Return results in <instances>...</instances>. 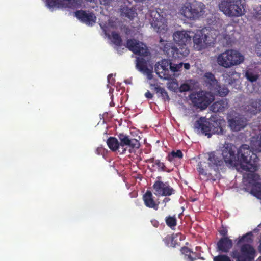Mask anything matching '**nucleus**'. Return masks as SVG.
<instances>
[{"label": "nucleus", "mask_w": 261, "mask_h": 261, "mask_svg": "<svg viewBox=\"0 0 261 261\" xmlns=\"http://www.w3.org/2000/svg\"><path fill=\"white\" fill-rule=\"evenodd\" d=\"M230 143L225 144L221 155L226 164L230 165H240L243 170H255V163L258 160L257 155L252 151L247 144L242 145L238 149Z\"/></svg>", "instance_id": "obj_1"}, {"label": "nucleus", "mask_w": 261, "mask_h": 261, "mask_svg": "<svg viewBox=\"0 0 261 261\" xmlns=\"http://www.w3.org/2000/svg\"><path fill=\"white\" fill-rule=\"evenodd\" d=\"M207 166L201 162L198 163L197 170L200 180L216 181L220 176L219 168L224 165L221 154L213 151L207 153Z\"/></svg>", "instance_id": "obj_2"}, {"label": "nucleus", "mask_w": 261, "mask_h": 261, "mask_svg": "<svg viewBox=\"0 0 261 261\" xmlns=\"http://www.w3.org/2000/svg\"><path fill=\"white\" fill-rule=\"evenodd\" d=\"M251 237L252 233L248 232L238 239L236 247L231 252V256L236 261H254L256 252L250 244Z\"/></svg>", "instance_id": "obj_3"}, {"label": "nucleus", "mask_w": 261, "mask_h": 261, "mask_svg": "<svg viewBox=\"0 0 261 261\" xmlns=\"http://www.w3.org/2000/svg\"><path fill=\"white\" fill-rule=\"evenodd\" d=\"M244 59V56L240 52L229 49L219 55L217 62L220 66L227 68L239 65L243 62Z\"/></svg>", "instance_id": "obj_4"}, {"label": "nucleus", "mask_w": 261, "mask_h": 261, "mask_svg": "<svg viewBox=\"0 0 261 261\" xmlns=\"http://www.w3.org/2000/svg\"><path fill=\"white\" fill-rule=\"evenodd\" d=\"M205 5L201 2L193 0L186 3L181 8L180 12L185 18L190 20L199 18L204 12Z\"/></svg>", "instance_id": "obj_5"}, {"label": "nucleus", "mask_w": 261, "mask_h": 261, "mask_svg": "<svg viewBox=\"0 0 261 261\" xmlns=\"http://www.w3.org/2000/svg\"><path fill=\"white\" fill-rule=\"evenodd\" d=\"M219 9L230 17H239L244 14L245 9L241 0H221Z\"/></svg>", "instance_id": "obj_6"}, {"label": "nucleus", "mask_w": 261, "mask_h": 261, "mask_svg": "<svg viewBox=\"0 0 261 261\" xmlns=\"http://www.w3.org/2000/svg\"><path fill=\"white\" fill-rule=\"evenodd\" d=\"M194 106L201 109H206L215 99V96L210 92L200 90L190 95Z\"/></svg>", "instance_id": "obj_7"}, {"label": "nucleus", "mask_w": 261, "mask_h": 261, "mask_svg": "<svg viewBox=\"0 0 261 261\" xmlns=\"http://www.w3.org/2000/svg\"><path fill=\"white\" fill-rule=\"evenodd\" d=\"M152 188L154 194L156 196L165 197L162 201L163 203H164V207H166V204L171 200L169 196L175 193V190L168 182H164L161 180H156L154 182Z\"/></svg>", "instance_id": "obj_8"}, {"label": "nucleus", "mask_w": 261, "mask_h": 261, "mask_svg": "<svg viewBox=\"0 0 261 261\" xmlns=\"http://www.w3.org/2000/svg\"><path fill=\"white\" fill-rule=\"evenodd\" d=\"M118 137L121 150V154L125 153L127 147L132 149H138L140 146L139 142L140 136L138 137V138H132L128 135L120 133L118 135Z\"/></svg>", "instance_id": "obj_9"}, {"label": "nucleus", "mask_w": 261, "mask_h": 261, "mask_svg": "<svg viewBox=\"0 0 261 261\" xmlns=\"http://www.w3.org/2000/svg\"><path fill=\"white\" fill-rule=\"evenodd\" d=\"M206 29H202L196 32L193 36V42L198 50L204 48L207 45H211L214 40L213 38L205 34Z\"/></svg>", "instance_id": "obj_10"}, {"label": "nucleus", "mask_w": 261, "mask_h": 261, "mask_svg": "<svg viewBox=\"0 0 261 261\" xmlns=\"http://www.w3.org/2000/svg\"><path fill=\"white\" fill-rule=\"evenodd\" d=\"M150 15L151 18V24L158 32L161 33L162 30L167 31V26L165 24V19L162 13L157 9L152 10L150 11Z\"/></svg>", "instance_id": "obj_11"}, {"label": "nucleus", "mask_w": 261, "mask_h": 261, "mask_svg": "<svg viewBox=\"0 0 261 261\" xmlns=\"http://www.w3.org/2000/svg\"><path fill=\"white\" fill-rule=\"evenodd\" d=\"M242 107L243 110L245 113L255 115L261 112V99H249Z\"/></svg>", "instance_id": "obj_12"}, {"label": "nucleus", "mask_w": 261, "mask_h": 261, "mask_svg": "<svg viewBox=\"0 0 261 261\" xmlns=\"http://www.w3.org/2000/svg\"><path fill=\"white\" fill-rule=\"evenodd\" d=\"M126 47L135 54L141 56H146L148 51L146 46H143V44L139 41L134 39H128L126 41Z\"/></svg>", "instance_id": "obj_13"}, {"label": "nucleus", "mask_w": 261, "mask_h": 261, "mask_svg": "<svg viewBox=\"0 0 261 261\" xmlns=\"http://www.w3.org/2000/svg\"><path fill=\"white\" fill-rule=\"evenodd\" d=\"M171 62L170 60L163 59L161 63L155 64V71L160 77L166 80L171 78V74L169 70Z\"/></svg>", "instance_id": "obj_14"}, {"label": "nucleus", "mask_w": 261, "mask_h": 261, "mask_svg": "<svg viewBox=\"0 0 261 261\" xmlns=\"http://www.w3.org/2000/svg\"><path fill=\"white\" fill-rule=\"evenodd\" d=\"M75 16L81 22L89 25H92L96 22V17L92 12L77 10L75 12Z\"/></svg>", "instance_id": "obj_15"}, {"label": "nucleus", "mask_w": 261, "mask_h": 261, "mask_svg": "<svg viewBox=\"0 0 261 261\" xmlns=\"http://www.w3.org/2000/svg\"><path fill=\"white\" fill-rule=\"evenodd\" d=\"M229 126L233 131H239L247 125V119L241 116H235L228 119Z\"/></svg>", "instance_id": "obj_16"}, {"label": "nucleus", "mask_w": 261, "mask_h": 261, "mask_svg": "<svg viewBox=\"0 0 261 261\" xmlns=\"http://www.w3.org/2000/svg\"><path fill=\"white\" fill-rule=\"evenodd\" d=\"M211 126V122L202 117L197 120L194 124L195 128L198 130H201L202 133L207 136L208 138H210L212 136Z\"/></svg>", "instance_id": "obj_17"}, {"label": "nucleus", "mask_w": 261, "mask_h": 261, "mask_svg": "<svg viewBox=\"0 0 261 261\" xmlns=\"http://www.w3.org/2000/svg\"><path fill=\"white\" fill-rule=\"evenodd\" d=\"M173 40L178 45H187L191 40V37L186 31H177L173 35Z\"/></svg>", "instance_id": "obj_18"}, {"label": "nucleus", "mask_w": 261, "mask_h": 261, "mask_svg": "<svg viewBox=\"0 0 261 261\" xmlns=\"http://www.w3.org/2000/svg\"><path fill=\"white\" fill-rule=\"evenodd\" d=\"M204 85L212 93L219 82L212 72H206L203 76Z\"/></svg>", "instance_id": "obj_19"}, {"label": "nucleus", "mask_w": 261, "mask_h": 261, "mask_svg": "<svg viewBox=\"0 0 261 261\" xmlns=\"http://www.w3.org/2000/svg\"><path fill=\"white\" fill-rule=\"evenodd\" d=\"M136 68L139 71L147 75L149 79L152 78V71L148 67V61L142 57L136 58Z\"/></svg>", "instance_id": "obj_20"}, {"label": "nucleus", "mask_w": 261, "mask_h": 261, "mask_svg": "<svg viewBox=\"0 0 261 261\" xmlns=\"http://www.w3.org/2000/svg\"><path fill=\"white\" fill-rule=\"evenodd\" d=\"M232 241L228 237H222L217 244V251L221 253H228L232 247Z\"/></svg>", "instance_id": "obj_21"}, {"label": "nucleus", "mask_w": 261, "mask_h": 261, "mask_svg": "<svg viewBox=\"0 0 261 261\" xmlns=\"http://www.w3.org/2000/svg\"><path fill=\"white\" fill-rule=\"evenodd\" d=\"M142 199L144 205L147 207L152 208L155 211L159 209L160 202L154 199L152 193L150 191L147 190L143 195Z\"/></svg>", "instance_id": "obj_22"}, {"label": "nucleus", "mask_w": 261, "mask_h": 261, "mask_svg": "<svg viewBox=\"0 0 261 261\" xmlns=\"http://www.w3.org/2000/svg\"><path fill=\"white\" fill-rule=\"evenodd\" d=\"M120 12L122 16L127 18L130 20H133L137 15L136 10L134 7L129 8L126 5L120 6Z\"/></svg>", "instance_id": "obj_23"}, {"label": "nucleus", "mask_w": 261, "mask_h": 261, "mask_svg": "<svg viewBox=\"0 0 261 261\" xmlns=\"http://www.w3.org/2000/svg\"><path fill=\"white\" fill-rule=\"evenodd\" d=\"M173 50V58L182 59L187 57L189 54V49L187 45H178V48L175 47V48L172 49Z\"/></svg>", "instance_id": "obj_24"}, {"label": "nucleus", "mask_w": 261, "mask_h": 261, "mask_svg": "<svg viewBox=\"0 0 261 261\" xmlns=\"http://www.w3.org/2000/svg\"><path fill=\"white\" fill-rule=\"evenodd\" d=\"M228 107V102L227 99H223L214 102L211 106V110L215 113L222 112Z\"/></svg>", "instance_id": "obj_25"}, {"label": "nucleus", "mask_w": 261, "mask_h": 261, "mask_svg": "<svg viewBox=\"0 0 261 261\" xmlns=\"http://www.w3.org/2000/svg\"><path fill=\"white\" fill-rule=\"evenodd\" d=\"M223 77L225 81L230 85L235 83L240 77V74L234 70H230L225 72Z\"/></svg>", "instance_id": "obj_26"}, {"label": "nucleus", "mask_w": 261, "mask_h": 261, "mask_svg": "<svg viewBox=\"0 0 261 261\" xmlns=\"http://www.w3.org/2000/svg\"><path fill=\"white\" fill-rule=\"evenodd\" d=\"M225 123V121L221 120H216L213 122H211V134H223L224 132L223 125Z\"/></svg>", "instance_id": "obj_27"}, {"label": "nucleus", "mask_w": 261, "mask_h": 261, "mask_svg": "<svg viewBox=\"0 0 261 261\" xmlns=\"http://www.w3.org/2000/svg\"><path fill=\"white\" fill-rule=\"evenodd\" d=\"M258 161L255 163L256 166H257L256 163ZM257 169V166H256V169L255 170H246L247 171H250V173H248L246 174V177H245L249 184L252 185V187L256 185L258 182H257L260 179L259 175L254 173Z\"/></svg>", "instance_id": "obj_28"}, {"label": "nucleus", "mask_w": 261, "mask_h": 261, "mask_svg": "<svg viewBox=\"0 0 261 261\" xmlns=\"http://www.w3.org/2000/svg\"><path fill=\"white\" fill-rule=\"evenodd\" d=\"M181 252L185 255V259L187 261H194L198 258L197 253L193 252L187 247H182Z\"/></svg>", "instance_id": "obj_29"}, {"label": "nucleus", "mask_w": 261, "mask_h": 261, "mask_svg": "<svg viewBox=\"0 0 261 261\" xmlns=\"http://www.w3.org/2000/svg\"><path fill=\"white\" fill-rule=\"evenodd\" d=\"M107 144L109 148L113 151H118L121 153V148L119 142L117 138L114 137H110L107 141Z\"/></svg>", "instance_id": "obj_30"}, {"label": "nucleus", "mask_w": 261, "mask_h": 261, "mask_svg": "<svg viewBox=\"0 0 261 261\" xmlns=\"http://www.w3.org/2000/svg\"><path fill=\"white\" fill-rule=\"evenodd\" d=\"M229 90L225 85H221L219 83L215 87V90L212 93L214 96L218 95L221 97H225L228 95Z\"/></svg>", "instance_id": "obj_31"}, {"label": "nucleus", "mask_w": 261, "mask_h": 261, "mask_svg": "<svg viewBox=\"0 0 261 261\" xmlns=\"http://www.w3.org/2000/svg\"><path fill=\"white\" fill-rule=\"evenodd\" d=\"M160 43L161 46H163V50L165 52L168 56L173 57V51L172 49L175 48V46L171 45V43L168 41H164L162 38L160 39Z\"/></svg>", "instance_id": "obj_32"}, {"label": "nucleus", "mask_w": 261, "mask_h": 261, "mask_svg": "<svg viewBox=\"0 0 261 261\" xmlns=\"http://www.w3.org/2000/svg\"><path fill=\"white\" fill-rule=\"evenodd\" d=\"M150 86H155L154 91L156 93L159 94V96L161 97L164 100H169L170 99L168 93L163 87H162L159 85L152 84H151Z\"/></svg>", "instance_id": "obj_33"}, {"label": "nucleus", "mask_w": 261, "mask_h": 261, "mask_svg": "<svg viewBox=\"0 0 261 261\" xmlns=\"http://www.w3.org/2000/svg\"><path fill=\"white\" fill-rule=\"evenodd\" d=\"M149 161L150 163L153 164L152 167H154V165L157 166L158 168V170L163 172H169L168 170H167L166 166L164 163L161 162L160 160H155L153 158H151L149 159Z\"/></svg>", "instance_id": "obj_34"}, {"label": "nucleus", "mask_w": 261, "mask_h": 261, "mask_svg": "<svg viewBox=\"0 0 261 261\" xmlns=\"http://www.w3.org/2000/svg\"><path fill=\"white\" fill-rule=\"evenodd\" d=\"M167 225L171 229H174L177 225V219L175 215L173 216H167L165 219Z\"/></svg>", "instance_id": "obj_35"}, {"label": "nucleus", "mask_w": 261, "mask_h": 261, "mask_svg": "<svg viewBox=\"0 0 261 261\" xmlns=\"http://www.w3.org/2000/svg\"><path fill=\"white\" fill-rule=\"evenodd\" d=\"M183 158V153L180 150L176 151H172L167 156V159L170 162H173L175 158L181 159Z\"/></svg>", "instance_id": "obj_36"}, {"label": "nucleus", "mask_w": 261, "mask_h": 261, "mask_svg": "<svg viewBox=\"0 0 261 261\" xmlns=\"http://www.w3.org/2000/svg\"><path fill=\"white\" fill-rule=\"evenodd\" d=\"M112 42L117 46H120L122 45V40L119 34L113 31L111 33Z\"/></svg>", "instance_id": "obj_37"}, {"label": "nucleus", "mask_w": 261, "mask_h": 261, "mask_svg": "<svg viewBox=\"0 0 261 261\" xmlns=\"http://www.w3.org/2000/svg\"><path fill=\"white\" fill-rule=\"evenodd\" d=\"M251 193L257 198L261 199V183H257L252 187Z\"/></svg>", "instance_id": "obj_38"}, {"label": "nucleus", "mask_w": 261, "mask_h": 261, "mask_svg": "<svg viewBox=\"0 0 261 261\" xmlns=\"http://www.w3.org/2000/svg\"><path fill=\"white\" fill-rule=\"evenodd\" d=\"M245 76L247 79L251 82H255L258 78V75L256 74H255L251 69H248L246 71Z\"/></svg>", "instance_id": "obj_39"}, {"label": "nucleus", "mask_w": 261, "mask_h": 261, "mask_svg": "<svg viewBox=\"0 0 261 261\" xmlns=\"http://www.w3.org/2000/svg\"><path fill=\"white\" fill-rule=\"evenodd\" d=\"M183 66V63H180L179 64H173L172 62H171L170 66V72L171 74V75L173 73L179 71L181 70V68Z\"/></svg>", "instance_id": "obj_40"}, {"label": "nucleus", "mask_w": 261, "mask_h": 261, "mask_svg": "<svg viewBox=\"0 0 261 261\" xmlns=\"http://www.w3.org/2000/svg\"><path fill=\"white\" fill-rule=\"evenodd\" d=\"M203 29L206 30V32H205L206 34L208 35L210 37L214 38H213L214 40L212 42V44H213L216 41V39L218 34V32L215 29H211L208 30L206 28H204Z\"/></svg>", "instance_id": "obj_41"}, {"label": "nucleus", "mask_w": 261, "mask_h": 261, "mask_svg": "<svg viewBox=\"0 0 261 261\" xmlns=\"http://www.w3.org/2000/svg\"><path fill=\"white\" fill-rule=\"evenodd\" d=\"M69 7L72 9L78 8L81 7V4L79 0H68Z\"/></svg>", "instance_id": "obj_42"}, {"label": "nucleus", "mask_w": 261, "mask_h": 261, "mask_svg": "<svg viewBox=\"0 0 261 261\" xmlns=\"http://www.w3.org/2000/svg\"><path fill=\"white\" fill-rule=\"evenodd\" d=\"M46 2L50 8L55 7L58 4V0H46Z\"/></svg>", "instance_id": "obj_43"}, {"label": "nucleus", "mask_w": 261, "mask_h": 261, "mask_svg": "<svg viewBox=\"0 0 261 261\" xmlns=\"http://www.w3.org/2000/svg\"><path fill=\"white\" fill-rule=\"evenodd\" d=\"M179 89L180 92L188 91L190 90V86L188 84H183L180 86Z\"/></svg>", "instance_id": "obj_44"}, {"label": "nucleus", "mask_w": 261, "mask_h": 261, "mask_svg": "<svg viewBox=\"0 0 261 261\" xmlns=\"http://www.w3.org/2000/svg\"><path fill=\"white\" fill-rule=\"evenodd\" d=\"M108 82L109 84H111L112 85H114L115 83V80L114 78L113 77V74H109L108 76Z\"/></svg>", "instance_id": "obj_45"}, {"label": "nucleus", "mask_w": 261, "mask_h": 261, "mask_svg": "<svg viewBox=\"0 0 261 261\" xmlns=\"http://www.w3.org/2000/svg\"><path fill=\"white\" fill-rule=\"evenodd\" d=\"M219 233L223 237H227V229L226 227H222V228L219 231Z\"/></svg>", "instance_id": "obj_46"}, {"label": "nucleus", "mask_w": 261, "mask_h": 261, "mask_svg": "<svg viewBox=\"0 0 261 261\" xmlns=\"http://www.w3.org/2000/svg\"><path fill=\"white\" fill-rule=\"evenodd\" d=\"M173 239L174 238L173 237L168 235L164 239L163 241L167 245H168L169 242L170 241L172 242L173 241Z\"/></svg>", "instance_id": "obj_47"}, {"label": "nucleus", "mask_w": 261, "mask_h": 261, "mask_svg": "<svg viewBox=\"0 0 261 261\" xmlns=\"http://www.w3.org/2000/svg\"><path fill=\"white\" fill-rule=\"evenodd\" d=\"M256 53L258 56L261 57V43L256 45Z\"/></svg>", "instance_id": "obj_48"}, {"label": "nucleus", "mask_w": 261, "mask_h": 261, "mask_svg": "<svg viewBox=\"0 0 261 261\" xmlns=\"http://www.w3.org/2000/svg\"><path fill=\"white\" fill-rule=\"evenodd\" d=\"M104 152V149L102 147H98L96 150H95V153L97 154V155H100V154H102Z\"/></svg>", "instance_id": "obj_49"}, {"label": "nucleus", "mask_w": 261, "mask_h": 261, "mask_svg": "<svg viewBox=\"0 0 261 261\" xmlns=\"http://www.w3.org/2000/svg\"><path fill=\"white\" fill-rule=\"evenodd\" d=\"M100 4L103 5H109L112 2V0H99Z\"/></svg>", "instance_id": "obj_50"}, {"label": "nucleus", "mask_w": 261, "mask_h": 261, "mask_svg": "<svg viewBox=\"0 0 261 261\" xmlns=\"http://www.w3.org/2000/svg\"><path fill=\"white\" fill-rule=\"evenodd\" d=\"M145 96L148 99H152L153 97V94H151L149 91H147L145 93Z\"/></svg>", "instance_id": "obj_51"}, {"label": "nucleus", "mask_w": 261, "mask_h": 261, "mask_svg": "<svg viewBox=\"0 0 261 261\" xmlns=\"http://www.w3.org/2000/svg\"><path fill=\"white\" fill-rule=\"evenodd\" d=\"M184 68L186 70H189L190 68V65L188 63H183Z\"/></svg>", "instance_id": "obj_52"}, {"label": "nucleus", "mask_w": 261, "mask_h": 261, "mask_svg": "<svg viewBox=\"0 0 261 261\" xmlns=\"http://www.w3.org/2000/svg\"><path fill=\"white\" fill-rule=\"evenodd\" d=\"M258 9L257 10L256 14L259 16L260 18L261 17V6L259 7H258L257 8Z\"/></svg>", "instance_id": "obj_53"}, {"label": "nucleus", "mask_w": 261, "mask_h": 261, "mask_svg": "<svg viewBox=\"0 0 261 261\" xmlns=\"http://www.w3.org/2000/svg\"><path fill=\"white\" fill-rule=\"evenodd\" d=\"M258 251L261 252V240L260 241V243L258 247Z\"/></svg>", "instance_id": "obj_54"}, {"label": "nucleus", "mask_w": 261, "mask_h": 261, "mask_svg": "<svg viewBox=\"0 0 261 261\" xmlns=\"http://www.w3.org/2000/svg\"><path fill=\"white\" fill-rule=\"evenodd\" d=\"M260 261H261V256L260 257Z\"/></svg>", "instance_id": "obj_55"}]
</instances>
